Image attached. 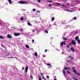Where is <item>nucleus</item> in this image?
Listing matches in <instances>:
<instances>
[{"mask_svg": "<svg viewBox=\"0 0 80 80\" xmlns=\"http://www.w3.org/2000/svg\"><path fill=\"white\" fill-rule=\"evenodd\" d=\"M31 79H33V76H32V75H31Z\"/></svg>", "mask_w": 80, "mask_h": 80, "instance_id": "nucleus-31", "label": "nucleus"}, {"mask_svg": "<svg viewBox=\"0 0 80 80\" xmlns=\"http://www.w3.org/2000/svg\"><path fill=\"white\" fill-rule=\"evenodd\" d=\"M71 51L73 52H75V50L74 49V48H71Z\"/></svg>", "mask_w": 80, "mask_h": 80, "instance_id": "nucleus-7", "label": "nucleus"}, {"mask_svg": "<svg viewBox=\"0 0 80 80\" xmlns=\"http://www.w3.org/2000/svg\"><path fill=\"white\" fill-rule=\"evenodd\" d=\"M47 51V50L46 49V50H45V52H46Z\"/></svg>", "mask_w": 80, "mask_h": 80, "instance_id": "nucleus-48", "label": "nucleus"}, {"mask_svg": "<svg viewBox=\"0 0 80 80\" xmlns=\"http://www.w3.org/2000/svg\"><path fill=\"white\" fill-rule=\"evenodd\" d=\"M38 78H39V80H42V78H41V77L39 76L38 77Z\"/></svg>", "mask_w": 80, "mask_h": 80, "instance_id": "nucleus-25", "label": "nucleus"}, {"mask_svg": "<svg viewBox=\"0 0 80 80\" xmlns=\"http://www.w3.org/2000/svg\"><path fill=\"white\" fill-rule=\"evenodd\" d=\"M67 48H68V47H69V46L68 45H67Z\"/></svg>", "mask_w": 80, "mask_h": 80, "instance_id": "nucleus-47", "label": "nucleus"}, {"mask_svg": "<svg viewBox=\"0 0 80 80\" xmlns=\"http://www.w3.org/2000/svg\"><path fill=\"white\" fill-rule=\"evenodd\" d=\"M77 42L78 44H80V40L79 39L78 40Z\"/></svg>", "mask_w": 80, "mask_h": 80, "instance_id": "nucleus-19", "label": "nucleus"}, {"mask_svg": "<svg viewBox=\"0 0 80 80\" xmlns=\"http://www.w3.org/2000/svg\"><path fill=\"white\" fill-rule=\"evenodd\" d=\"M60 46H63V42H62L60 43Z\"/></svg>", "mask_w": 80, "mask_h": 80, "instance_id": "nucleus-12", "label": "nucleus"}, {"mask_svg": "<svg viewBox=\"0 0 80 80\" xmlns=\"http://www.w3.org/2000/svg\"><path fill=\"white\" fill-rule=\"evenodd\" d=\"M45 32L46 33H48V31L47 30H45Z\"/></svg>", "mask_w": 80, "mask_h": 80, "instance_id": "nucleus-28", "label": "nucleus"}, {"mask_svg": "<svg viewBox=\"0 0 80 80\" xmlns=\"http://www.w3.org/2000/svg\"><path fill=\"white\" fill-rule=\"evenodd\" d=\"M35 56H36L37 57H38V55L37 54V52H35Z\"/></svg>", "mask_w": 80, "mask_h": 80, "instance_id": "nucleus-13", "label": "nucleus"}, {"mask_svg": "<svg viewBox=\"0 0 80 80\" xmlns=\"http://www.w3.org/2000/svg\"><path fill=\"white\" fill-rule=\"evenodd\" d=\"M65 78H66L67 80H70V78L68 77L67 78V77L65 76Z\"/></svg>", "mask_w": 80, "mask_h": 80, "instance_id": "nucleus-16", "label": "nucleus"}, {"mask_svg": "<svg viewBox=\"0 0 80 80\" xmlns=\"http://www.w3.org/2000/svg\"><path fill=\"white\" fill-rule=\"evenodd\" d=\"M20 30H21V31H22L23 30V29H21Z\"/></svg>", "mask_w": 80, "mask_h": 80, "instance_id": "nucleus-54", "label": "nucleus"}, {"mask_svg": "<svg viewBox=\"0 0 80 80\" xmlns=\"http://www.w3.org/2000/svg\"><path fill=\"white\" fill-rule=\"evenodd\" d=\"M67 72L69 74L70 73V72L68 71H67Z\"/></svg>", "mask_w": 80, "mask_h": 80, "instance_id": "nucleus-39", "label": "nucleus"}, {"mask_svg": "<svg viewBox=\"0 0 80 80\" xmlns=\"http://www.w3.org/2000/svg\"><path fill=\"white\" fill-rule=\"evenodd\" d=\"M32 43H34V40H32Z\"/></svg>", "mask_w": 80, "mask_h": 80, "instance_id": "nucleus-43", "label": "nucleus"}, {"mask_svg": "<svg viewBox=\"0 0 80 80\" xmlns=\"http://www.w3.org/2000/svg\"><path fill=\"white\" fill-rule=\"evenodd\" d=\"M48 27H52V25L50 24H48Z\"/></svg>", "mask_w": 80, "mask_h": 80, "instance_id": "nucleus-18", "label": "nucleus"}, {"mask_svg": "<svg viewBox=\"0 0 80 80\" xmlns=\"http://www.w3.org/2000/svg\"><path fill=\"white\" fill-rule=\"evenodd\" d=\"M41 75L42 76H43V73H41Z\"/></svg>", "mask_w": 80, "mask_h": 80, "instance_id": "nucleus-51", "label": "nucleus"}, {"mask_svg": "<svg viewBox=\"0 0 80 80\" xmlns=\"http://www.w3.org/2000/svg\"><path fill=\"white\" fill-rule=\"evenodd\" d=\"M28 25H29V26H32V24H31L30 23V22H28Z\"/></svg>", "mask_w": 80, "mask_h": 80, "instance_id": "nucleus-14", "label": "nucleus"}, {"mask_svg": "<svg viewBox=\"0 0 80 80\" xmlns=\"http://www.w3.org/2000/svg\"><path fill=\"white\" fill-rule=\"evenodd\" d=\"M72 45H76V41H75V40H73L72 41Z\"/></svg>", "mask_w": 80, "mask_h": 80, "instance_id": "nucleus-4", "label": "nucleus"}, {"mask_svg": "<svg viewBox=\"0 0 80 80\" xmlns=\"http://www.w3.org/2000/svg\"><path fill=\"white\" fill-rule=\"evenodd\" d=\"M73 19L74 20H77V18H76V17H74L73 18Z\"/></svg>", "mask_w": 80, "mask_h": 80, "instance_id": "nucleus-27", "label": "nucleus"}, {"mask_svg": "<svg viewBox=\"0 0 80 80\" xmlns=\"http://www.w3.org/2000/svg\"><path fill=\"white\" fill-rule=\"evenodd\" d=\"M49 7H52V5H51L50 4H49Z\"/></svg>", "mask_w": 80, "mask_h": 80, "instance_id": "nucleus-36", "label": "nucleus"}, {"mask_svg": "<svg viewBox=\"0 0 80 80\" xmlns=\"http://www.w3.org/2000/svg\"><path fill=\"white\" fill-rule=\"evenodd\" d=\"M75 74H76V75H78V76H80V73H78V72H77Z\"/></svg>", "mask_w": 80, "mask_h": 80, "instance_id": "nucleus-11", "label": "nucleus"}, {"mask_svg": "<svg viewBox=\"0 0 80 80\" xmlns=\"http://www.w3.org/2000/svg\"><path fill=\"white\" fill-rule=\"evenodd\" d=\"M28 66L26 68V69H25V72L26 73H27V71H28Z\"/></svg>", "mask_w": 80, "mask_h": 80, "instance_id": "nucleus-6", "label": "nucleus"}, {"mask_svg": "<svg viewBox=\"0 0 80 80\" xmlns=\"http://www.w3.org/2000/svg\"><path fill=\"white\" fill-rule=\"evenodd\" d=\"M37 12L38 13H40V11H39L38 10H37Z\"/></svg>", "mask_w": 80, "mask_h": 80, "instance_id": "nucleus-37", "label": "nucleus"}, {"mask_svg": "<svg viewBox=\"0 0 80 80\" xmlns=\"http://www.w3.org/2000/svg\"><path fill=\"white\" fill-rule=\"evenodd\" d=\"M46 78H47V79H49V76H46Z\"/></svg>", "mask_w": 80, "mask_h": 80, "instance_id": "nucleus-29", "label": "nucleus"}, {"mask_svg": "<svg viewBox=\"0 0 80 80\" xmlns=\"http://www.w3.org/2000/svg\"><path fill=\"white\" fill-rule=\"evenodd\" d=\"M67 68H66V67H65L64 68V69L65 70H67Z\"/></svg>", "mask_w": 80, "mask_h": 80, "instance_id": "nucleus-41", "label": "nucleus"}, {"mask_svg": "<svg viewBox=\"0 0 80 80\" xmlns=\"http://www.w3.org/2000/svg\"><path fill=\"white\" fill-rule=\"evenodd\" d=\"M8 55H10V54L8 53L6 55V56H8Z\"/></svg>", "mask_w": 80, "mask_h": 80, "instance_id": "nucleus-38", "label": "nucleus"}, {"mask_svg": "<svg viewBox=\"0 0 80 80\" xmlns=\"http://www.w3.org/2000/svg\"><path fill=\"white\" fill-rule=\"evenodd\" d=\"M2 47H3V45H2Z\"/></svg>", "mask_w": 80, "mask_h": 80, "instance_id": "nucleus-55", "label": "nucleus"}, {"mask_svg": "<svg viewBox=\"0 0 80 80\" xmlns=\"http://www.w3.org/2000/svg\"><path fill=\"white\" fill-rule=\"evenodd\" d=\"M71 58V57L69 56L68 58Z\"/></svg>", "mask_w": 80, "mask_h": 80, "instance_id": "nucleus-46", "label": "nucleus"}, {"mask_svg": "<svg viewBox=\"0 0 80 80\" xmlns=\"http://www.w3.org/2000/svg\"><path fill=\"white\" fill-rule=\"evenodd\" d=\"M63 40H67V38H65L64 37H63Z\"/></svg>", "mask_w": 80, "mask_h": 80, "instance_id": "nucleus-21", "label": "nucleus"}, {"mask_svg": "<svg viewBox=\"0 0 80 80\" xmlns=\"http://www.w3.org/2000/svg\"><path fill=\"white\" fill-rule=\"evenodd\" d=\"M65 21H62V24H65Z\"/></svg>", "mask_w": 80, "mask_h": 80, "instance_id": "nucleus-32", "label": "nucleus"}, {"mask_svg": "<svg viewBox=\"0 0 80 80\" xmlns=\"http://www.w3.org/2000/svg\"><path fill=\"white\" fill-rule=\"evenodd\" d=\"M21 21L23 20V17L21 18Z\"/></svg>", "mask_w": 80, "mask_h": 80, "instance_id": "nucleus-24", "label": "nucleus"}, {"mask_svg": "<svg viewBox=\"0 0 80 80\" xmlns=\"http://www.w3.org/2000/svg\"><path fill=\"white\" fill-rule=\"evenodd\" d=\"M72 69L74 70H75V68L74 67H73L72 68Z\"/></svg>", "mask_w": 80, "mask_h": 80, "instance_id": "nucleus-44", "label": "nucleus"}, {"mask_svg": "<svg viewBox=\"0 0 80 80\" xmlns=\"http://www.w3.org/2000/svg\"><path fill=\"white\" fill-rule=\"evenodd\" d=\"M65 11H67L68 12H72V11H71L69 10H64Z\"/></svg>", "mask_w": 80, "mask_h": 80, "instance_id": "nucleus-22", "label": "nucleus"}, {"mask_svg": "<svg viewBox=\"0 0 80 80\" xmlns=\"http://www.w3.org/2000/svg\"><path fill=\"white\" fill-rule=\"evenodd\" d=\"M73 72L75 74L77 72V70H73Z\"/></svg>", "mask_w": 80, "mask_h": 80, "instance_id": "nucleus-17", "label": "nucleus"}, {"mask_svg": "<svg viewBox=\"0 0 80 80\" xmlns=\"http://www.w3.org/2000/svg\"><path fill=\"white\" fill-rule=\"evenodd\" d=\"M8 58H14V57H8Z\"/></svg>", "mask_w": 80, "mask_h": 80, "instance_id": "nucleus-30", "label": "nucleus"}, {"mask_svg": "<svg viewBox=\"0 0 80 80\" xmlns=\"http://www.w3.org/2000/svg\"><path fill=\"white\" fill-rule=\"evenodd\" d=\"M55 3H57V4L58 5H62V7H64L67 8V7L65 6V5H64L63 4H60V3H58V2H55Z\"/></svg>", "mask_w": 80, "mask_h": 80, "instance_id": "nucleus-3", "label": "nucleus"}, {"mask_svg": "<svg viewBox=\"0 0 80 80\" xmlns=\"http://www.w3.org/2000/svg\"><path fill=\"white\" fill-rule=\"evenodd\" d=\"M22 70H24V67H22Z\"/></svg>", "mask_w": 80, "mask_h": 80, "instance_id": "nucleus-42", "label": "nucleus"}, {"mask_svg": "<svg viewBox=\"0 0 80 80\" xmlns=\"http://www.w3.org/2000/svg\"><path fill=\"white\" fill-rule=\"evenodd\" d=\"M38 2L39 3H40L41 2V0H38Z\"/></svg>", "mask_w": 80, "mask_h": 80, "instance_id": "nucleus-34", "label": "nucleus"}, {"mask_svg": "<svg viewBox=\"0 0 80 80\" xmlns=\"http://www.w3.org/2000/svg\"><path fill=\"white\" fill-rule=\"evenodd\" d=\"M26 47L27 48H29V46L28 45H26Z\"/></svg>", "mask_w": 80, "mask_h": 80, "instance_id": "nucleus-15", "label": "nucleus"}, {"mask_svg": "<svg viewBox=\"0 0 80 80\" xmlns=\"http://www.w3.org/2000/svg\"><path fill=\"white\" fill-rule=\"evenodd\" d=\"M47 2H49V3H51V2H52V1H47Z\"/></svg>", "mask_w": 80, "mask_h": 80, "instance_id": "nucleus-35", "label": "nucleus"}, {"mask_svg": "<svg viewBox=\"0 0 80 80\" xmlns=\"http://www.w3.org/2000/svg\"><path fill=\"white\" fill-rule=\"evenodd\" d=\"M62 72L63 74H65V70H64V69L63 70Z\"/></svg>", "mask_w": 80, "mask_h": 80, "instance_id": "nucleus-23", "label": "nucleus"}, {"mask_svg": "<svg viewBox=\"0 0 80 80\" xmlns=\"http://www.w3.org/2000/svg\"><path fill=\"white\" fill-rule=\"evenodd\" d=\"M0 38H2V39H3L4 38H3V37L0 36Z\"/></svg>", "mask_w": 80, "mask_h": 80, "instance_id": "nucleus-26", "label": "nucleus"}, {"mask_svg": "<svg viewBox=\"0 0 80 80\" xmlns=\"http://www.w3.org/2000/svg\"><path fill=\"white\" fill-rule=\"evenodd\" d=\"M7 37H8L9 38H12V35H11L10 34H8L7 36Z\"/></svg>", "mask_w": 80, "mask_h": 80, "instance_id": "nucleus-5", "label": "nucleus"}, {"mask_svg": "<svg viewBox=\"0 0 80 80\" xmlns=\"http://www.w3.org/2000/svg\"><path fill=\"white\" fill-rule=\"evenodd\" d=\"M73 59V57H71V60H72V59Z\"/></svg>", "mask_w": 80, "mask_h": 80, "instance_id": "nucleus-40", "label": "nucleus"}, {"mask_svg": "<svg viewBox=\"0 0 80 80\" xmlns=\"http://www.w3.org/2000/svg\"><path fill=\"white\" fill-rule=\"evenodd\" d=\"M79 39V38H78V37L76 36L75 38V39L76 41H77Z\"/></svg>", "mask_w": 80, "mask_h": 80, "instance_id": "nucleus-8", "label": "nucleus"}, {"mask_svg": "<svg viewBox=\"0 0 80 80\" xmlns=\"http://www.w3.org/2000/svg\"><path fill=\"white\" fill-rule=\"evenodd\" d=\"M63 44H64V45H65L66 43L65 42H63Z\"/></svg>", "mask_w": 80, "mask_h": 80, "instance_id": "nucleus-45", "label": "nucleus"}, {"mask_svg": "<svg viewBox=\"0 0 80 80\" xmlns=\"http://www.w3.org/2000/svg\"><path fill=\"white\" fill-rule=\"evenodd\" d=\"M0 25H1V23H0Z\"/></svg>", "mask_w": 80, "mask_h": 80, "instance_id": "nucleus-56", "label": "nucleus"}, {"mask_svg": "<svg viewBox=\"0 0 80 80\" xmlns=\"http://www.w3.org/2000/svg\"><path fill=\"white\" fill-rule=\"evenodd\" d=\"M18 2L19 3H20V4H25L27 3V2L25 1H19Z\"/></svg>", "mask_w": 80, "mask_h": 80, "instance_id": "nucleus-1", "label": "nucleus"}, {"mask_svg": "<svg viewBox=\"0 0 80 80\" xmlns=\"http://www.w3.org/2000/svg\"><path fill=\"white\" fill-rule=\"evenodd\" d=\"M72 7H73V6H72Z\"/></svg>", "mask_w": 80, "mask_h": 80, "instance_id": "nucleus-57", "label": "nucleus"}, {"mask_svg": "<svg viewBox=\"0 0 80 80\" xmlns=\"http://www.w3.org/2000/svg\"><path fill=\"white\" fill-rule=\"evenodd\" d=\"M55 20V18H54V17H52V22H53V20Z\"/></svg>", "mask_w": 80, "mask_h": 80, "instance_id": "nucleus-20", "label": "nucleus"}, {"mask_svg": "<svg viewBox=\"0 0 80 80\" xmlns=\"http://www.w3.org/2000/svg\"><path fill=\"white\" fill-rule=\"evenodd\" d=\"M32 32H35V30H32Z\"/></svg>", "mask_w": 80, "mask_h": 80, "instance_id": "nucleus-49", "label": "nucleus"}, {"mask_svg": "<svg viewBox=\"0 0 80 80\" xmlns=\"http://www.w3.org/2000/svg\"><path fill=\"white\" fill-rule=\"evenodd\" d=\"M9 2V3L10 4H12V0H8Z\"/></svg>", "mask_w": 80, "mask_h": 80, "instance_id": "nucleus-10", "label": "nucleus"}, {"mask_svg": "<svg viewBox=\"0 0 80 80\" xmlns=\"http://www.w3.org/2000/svg\"><path fill=\"white\" fill-rule=\"evenodd\" d=\"M32 10L33 12H35V11H36V9L34 8V9H33Z\"/></svg>", "mask_w": 80, "mask_h": 80, "instance_id": "nucleus-33", "label": "nucleus"}, {"mask_svg": "<svg viewBox=\"0 0 80 80\" xmlns=\"http://www.w3.org/2000/svg\"><path fill=\"white\" fill-rule=\"evenodd\" d=\"M77 33H78V31H77V32H76V34H77Z\"/></svg>", "mask_w": 80, "mask_h": 80, "instance_id": "nucleus-53", "label": "nucleus"}, {"mask_svg": "<svg viewBox=\"0 0 80 80\" xmlns=\"http://www.w3.org/2000/svg\"><path fill=\"white\" fill-rule=\"evenodd\" d=\"M20 35V33H17L16 32L14 33V35L15 37H17L18 36H19Z\"/></svg>", "mask_w": 80, "mask_h": 80, "instance_id": "nucleus-2", "label": "nucleus"}, {"mask_svg": "<svg viewBox=\"0 0 80 80\" xmlns=\"http://www.w3.org/2000/svg\"><path fill=\"white\" fill-rule=\"evenodd\" d=\"M42 78H44V77H43V75L42 76Z\"/></svg>", "mask_w": 80, "mask_h": 80, "instance_id": "nucleus-52", "label": "nucleus"}, {"mask_svg": "<svg viewBox=\"0 0 80 80\" xmlns=\"http://www.w3.org/2000/svg\"><path fill=\"white\" fill-rule=\"evenodd\" d=\"M67 70H69V68H67Z\"/></svg>", "mask_w": 80, "mask_h": 80, "instance_id": "nucleus-50", "label": "nucleus"}, {"mask_svg": "<svg viewBox=\"0 0 80 80\" xmlns=\"http://www.w3.org/2000/svg\"><path fill=\"white\" fill-rule=\"evenodd\" d=\"M47 65L48 66H50V67H52V66L51 65V64L50 63H47Z\"/></svg>", "mask_w": 80, "mask_h": 80, "instance_id": "nucleus-9", "label": "nucleus"}]
</instances>
